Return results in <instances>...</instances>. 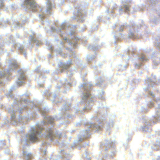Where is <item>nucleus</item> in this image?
<instances>
[{"mask_svg":"<svg viewBox=\"0 0 160 160\" xmlns=\"http://www.w3.org/2000/svg\"><path fill=\"white\" fill-rule=\"evenodd\" d=\"M30 95V92L28 91L22 94L20 98L14 100V103L15 104L14 107L17 109L16 112L19 113L27 112L28 116L30 118H34L37 112H40L43 117L44 120L38 122L36 126L31 127L28 133L26 135L25 138L22 139V143L28 146V142H34L41 138L42 143L39 149L42 152V158H46V148L51 142L55 141L60 147L65 146L64 141L60 143L58 141L62 133L58 131L54 132L53 128L55 121L73 117L68 112L71 109V105L69 102H65L62 104L60 109L62 111L61 113L55 117L49 116L46 114L48 112L49 109L47 107L42 105V101L36 100L30 102L28 98Z\"/></svg>","mask_w":160,"mask_h":160,"instance_id":"f257e3e1","label":"nucleus"},{"mask_svg":"<svg viewBox=\"0 0 160 160\" xmlns=\"http://www.w3.org/2000/svg\"><path fill=\"white\" fill-rule=\"evenodd\" d=\"M100 116V113L96 112L94 115L92 117V120L94 121L95 122V123L89 122L85 120H81L79 122L76 123L75 126L77 127L83 124L87 127L88 129L82 131V133L74 141L73 144L71 145V148H73L76 146L80 148L84 147L86 145H88L89 142L85 143L83 141L85 139L90 137L91 134L90 131L92 130L95 132L100 130L103 127V125L107 131L109 130L113 127L114 122L112 120H110L109 122H105L104 121L101 120Z\"/></svg>","mask_w":160,"mask_h":160,"instance_id":"f03ea898","label":"nucleus"},{"mask_svg":"<svg viewBox=\"0 0 160 160\" xmlns=\"http://www.w3.org/2000/svg\"><path fill=\"white\" fill-rule=\"evenodd\" d=\"M47 8L43 10V8L37 6L34 0H24L23 3L21 4L25 10L27 12H37L39 18L42 22L46 16L51 15L50 10L54 7V4L50 0H47L46 2Z\"/></svg>","mask_w":160,"mask_h":160,"instance_id":"7ed1b4c3","label":"nucleus"},{"mask_svg":"<svg viewBox=\"0 0 160 160\" xmlns=\"http://www.w3.org/2000/svg\"><path fill=\"white\" fill-rule=\"evenodd\" d=\"M92 84L90 82H85L81 84L79 88L82 92V100L80 103L82 104L86 102V104L83 109L84 111H87L91 109L93 104L92 96L90 91L92 89Z\"/></svg>","mask_w":160,"mask_h":160,"instance_id":"20e7f679","label":"nucleus"},{"mask_svg":"<svg viewBox=\"0 0 160 160\" xmlns=\"http://www.w3.org/2000/svg\"><path fill=\"white\" fill-rule=\"evenodd\" d=\"M130 22L131 24L130 26L128 25L127 23H125L121 25L119 29V31L120 32L122 31L124 29L128 28V38L132 39H136L142 37V35L138 33V31L142 25L141 24L139 26L135 24L132 20H130Z\"/></svg>","mask_w":160,"mask_h":160,"instance_id":"39448f33","label":"nucleus"},{"mask_svg":"<svg viewBox=\"0 0 160 160\" xmlns=\"http://www.w3.org/2000/svg\"><path fill=\"white\" fill-rule=\"evenodd\" d=\"M105 143H101L100 146V149L104 150L102 159H106L107 157L113 158L116 152L115 142L111 141L108 140H105Z\"/></svg>","mask_w":160,"mask_h":160,"instance_id":"423d86ee","label":"nucleus"},{"mask_svg":"<svg viewBox=\"0 0 160 160\" xmlns=\"http://www.w3.org/2000/svg\"><path fill=\"white\" fill-rule=\"evenodd\" d=\"M74 26L72 25L67 23L65 21H64L60 25V27L57 28L54 27H51V30L52 32H55L58 33L60 36L62 38V34L64 33L72 36L74 35L75 31L72 28Z\"/></svg>","mask_w":160,"mask_h":160,"instance_id":"0eeeda50","label":"nucleus"},{"mask_svg":"<svg viewBox=\"0 0 160 160\" xmlns=\"http://www.w3.org/2000/svg\"><path fill=\"white\" fill-rule=\"evenodd\" d=\"M28 20L27 17L23 16L21 18L20 21L16 20L12 24H11V22L8 19L2 18L0 21V27L4 28L8 25H10V26L12 28L17 29L21 27L23 24L27 23Z\"/></svg>","mask_w":160,"mask_h":160,"instance_id":"6e6552de","label":"nucleus"},{"mask_svg":"<svg viewBox=\"0 0 160 160\" xmlns=\"http://www.w3.org/2000/svg\"><path fill=\"white\" fill-rule=\"evenodd\" d=\"M159 0H147L146 4L147 8V10L149 11L155 10L158 14V17L156 16L154 17L152 19L150 20L152 22L156 24L160 21V7L157 4Z\"/></svg>","mask_w":160,"mask_h":160,"instance_id":"1a4fd4ad","label":"nucleus"},{"mask_svg":"<svg viewBox=\"0 0 160 160\" xmlns=\"http://www.w3.org/2000/svg\"><path fill=\"white\" fill-rule=\"evenodd\" d=\"M48 48V49L50 50L52 52L53 51H56L57 53L60 54L61 56L64 58H66L68 56L69 57H72L73 58H75L74 62H75L79 61L80 59L79 57L76 56L75 53L72 51V49L71 48H66V49L69 50L70 52V54H68V53H62V49L61 48H59L58 49H55L52 46H49Z\"/></svg>","mask_w":160,"mask_h":160,"instance_id":"9d476101","label":"nucleus"},{"mask_svg":"<svg viewBox=\"0 0 160 160\" xmlns=\"http://www.w3.org/2000/svg\"><path fill=\"white\" fill-rule=\"evenodd\" d=\"M4 42L6 43L7 45L10 43L12 44L14 48L18 49L20 53L23 54L24 57L26 56V53L25 48L19 43L16 42L12 35H10L8 37V39H4Z\"/></svg>","mask_w":160,"mask_h":160,"instance_id":"9b49d317","label":"nucleus"},{"mask_svg":"<svg viewBox=\"0 0 160 160\" xmlns=\"http://www.w3.org/2000/svg\"><path fill=\"white\" fill-rule=\"evenodd\" d=\"M8 111L10 114L11 119L10 123L14 126L20 125L21 124L23 125V118L20 115H18V117H16L15 115L16 112L13 108H10L8 109Z\"/></svg>","mask_w":160,"mask_h":160,"instance_id":"f8f14e48","label":"nucleus"},{"mask_svg":"<svg viewBox=\"0 0 160 160\" xmlns=\"http://www.w3.org/2000/svg\"><path fill=\"white\" fill-rule=\"evenodd\" d=\"M10 64L8 66V68L5 69L4 70L0 72V81H1L2 78L3 77H8L10 75V72L17 68L18 65L16 61L13 62L10 61ZM2 84V82H0V85Z\"/></svg>","mask_w":160,"mask_h":160,"instance_id":"ddd939ff","label":"nucleus"},{"mask_svg":"<svg viewBox=\"0 0 160 160\" xmlns=\"http://www.w3.org/2000/svg\"><path fill=\"white\" fill-rule=\"evenodd\" d=\"M75 58H73L71 60H68L67 61L66 63L60 62L58 63L60 68L59 70L61 73L63 72L65 70L67 71V74L69 77H71L73 74V73L71 70H69L68 68L72 64L73 61H74Z\"/></svg>","mask_w":160,"mask_h":160,"instance_id":"4468645a","label":"nucleus"},{"mask_svg":"<svg viewBox=\"0 0 160 160\" xmlns=\"http://www.w3.org/2000/svg\"><path fill=\"white\" fill-rule=\"evenodd\" d=\"M82 7H76V12H74V15L72 18L74 20H76L78 22H82L84 20L86 16V12L83 10Z\"/></svg>","mask_w":160,"mask_h":160,"instance_id":"2eb2a0df","label":"nucleus"},{"mask_svg":"<svg viewBox=\"0 0 160 160\" xmlns=\"http://www.w3.org/2000/svg\"><path fill=\"white\" fill-rule=\"evenodd\" d=\"M141 121L144 123V125L142 127V131L144 132H150L152 129L151 128V122L155 123L153 120H151L147 118L144 116H142L141 119Z\"/></svg>","mask_w":160,"mask_h":160,"instance_id":"dca6fc26","label":"nucleus"},{"mask_svg":"<svg viewBox=\"0 0 160 160\" xmlns=\"http://www.w3.org/2000/svg\"><path fill=\"white\" fill-rule=\"evenodd\" d=\"M43 95L46 96L48 99L51 100L53 103H55L57 104L60 102L56 100L58 98V92H54L51 93L48 89L45 90L43 93Z\"/></svg>","mask_w":160,"mask_h":160,"instance_id":"f3484780","label":"nucleus"},{"mask_svg":"<svg viewBox=\"0 0 160 160\" xmlns=\"http://www.w3.org/2000/svg\"><path fill=\"white\" fill-rule=\"evenodd\" d=\"M18 79L16 81V83L17 86H20L25 82L26 79L24 72L22 69L18 70L17 74Z\"/></svg>","mask_w":160,"mask_h":160,"instance_id":"a211bd4d","label":"nucleus"},{"mask_svg":"<svg viewBox=\"0 0 160 160\" xmlns=\"http://www.w3.org/2000/svg\"><path fill=\"white\" fill-rule=\"evenodd\" d=\"M33 34V36L30 35L29 37V43H28L29 45L27 46V47H30L31 48L33 47L34 43H35L36 45L38 47L40 46L42 44V42L40 39L38 38H36L34 34Z\"/></svg>","mask_w":160,"mask_h":160,"instance_id":"6ab92c4d","label":"nucleus"},{"mask_svg":"<svg viewBox=\"0 0 160 160\" xmlns=\"http://www.w3.org/2000/svg\"><path fill=\"white\" fill-rule=\"evenodd\" d=\"M147 80V81L145 82V84L147 85L148 87L144 88V89L146 91L148 90L150 86L153 87L154 84L158 83L155 76L152 75L151 78H148Z\"/></svg>","mask_w":160,"mask_h":160,"instance_id":"aec40b11","label":"nucleus"},{"mask_svg":"<svg viewBox=\"0 0 160 160\" xmlns=\"http://www.w3.org/2000/svg\"><path fill=\"white\" fill-rule=\"evenodd\" d=\"M127 1H122V6L119 8V12L120 14L123 12H126L129 13L130 10V5Z\"/></svg>","mask_w":160,"mask_h":160,"instance_id":"412c9836","label":"nucleus"},{"mask_svg":"<svg viewBox=\"0 0 160 160\" xmlns=\"http://www.w3.org/2000/svg\"><path fill=\"white\" fill-rule=\"evenodd\" d=\"M60 83L62 84L61 86H57V88L58 90H60L61 88H65L67 90L71 86V84L69 82L67 79L65 78L62 80H61L60 81Z\"/></svg>","mask_w":160,"mask_h":160,"instance_id":"4be33fe9","label":"nucleus"},{"mask_svg":"<svg viewBox=\"0 0 160 160\" xmlns=\"http://www.w3.org/2000/svg\"><path fill=\"white\" fill-rule=\"evenodd\" d=\"M109 6H108V9L105 11L107 13H111V15L112 18H114L116 15L113 13V10L117 8L116 5L113 2H110Z\"/></svg>","mask_w":160,"mask_h":160,"instance_id":"5701e85b","label":"nucleus"},{"mask_svg":"<svg viewBox=\"0 0 160 160\" xmlns=\"http://www.w3.org/2000/svg\"><path fill=\"white\" fill-rule=\"evenodd\" d=\"M23 155L25 160H30L32 157V155L31 152L26 151L24 149H23Z\"/></svg>","mask_w":160,"mask_h":160,"instance_id":"b1692460","label":"nucleus"},{"mask_svg":"<svg viewBox=\"0 0 160 160\" xmlns=\"http://www.w3.org/2000/svg\"><path fill=\"white\" fill-rule=\"evenodd\" d=\"M38 76V80L37 81L38 84L40 87H43V83L45 82L44 80L45 77L41 74L40 75H39Z\"/></svg>","mask_w":160,"mask_h":160,"instance_id":"393cba45","label":"nucleus"},{"mask_svg":"<svg viewBox=\"0 0 160 160\" xmlns=\"http://www.w3.org/2000/svg\"><path fill=\"white\" fill-rule=\"evenodd\" d=\"M64 40L68 42L69 45L73 46L75 48L76 47L77 43L76 42H73L72 41H71L69 39H68L67 37H64L63 38Z\"/></svg>","mask_w":160,"mask_h":160,"instance_id":"a878e982","label":"nucleus"},{"mask_svg":"<svg viewBox=\"0 0 160 160\" xmlns=\"http://www.w3.org/2000/svg\"><path fill=\"white\" fill-rule=\"evenodd\" d=\"M156 143L153 144V145L152 146V148L155 151H157L159 150L160 148V141L159 140H156Z\"/></svg>","mask_w":160,"mask_h":160,"instance_id":"bb28decb","label":"nucleus"},{"mask_svg":"<svg viewBox=\"0 0 160 160\" xmlns=\"http://www.w3.org/2000/svg\"><path fill=\"white\" fill-rule=\"evenodd\" d=\"M99 22L95 21L93 22L92 26H91V30L92 31H96L98 29V28L99 25Z\"/></svg>","mask_w":160,"mask_h":160,"instance_id":"cd10ccee","label":"nucleus"},{"mask_svg":"<svg viewBox=\"0 0 160 160\" xmlns=\"http://www.w3.org/2000/svg\"><path fill=\"white\" fill-rule=\"evenodd\" d=\"M138 58L139 60L141 62L147 61L148 60V58H146L145 55L142 53H140L138 54Z\"/></svg>","mask_w":160,"mask_h":160,"instance_id":"c85d7f7f","label":"nucleus"},{"mask_svg":"<svg viewBox=\"0 0 160 160\" xmlns=\"http://www.w3.org/2000/svg\"><path fill=\"white\" fill-rule=\"evenodd\" d=\"M155 45L157 48L160 49V36L158 37L155 41Z\"/></svg>","mask_w":160,"mask_h":160,"instance_id":"c756f323","label":"nucleus"},{"mask_svg":"<svg viewBox=\"0 0 160 160\" xmlns=\"http://www.w3.org/2000/svg\"><path fill=\"white\" fill-rule=\"evenodd\" d=\"M95 56L94 55L91 54H88L86 56L87 60L88 62L90 63L95 58Z\"/></svg>","mask_w":160,"mask_h":160,"instance_id":"7c9ffc66","label":"nucleus"},{"mask_svg":"<svg viewBox=\"0 0 160 160\" xmlns=\"http://www.w3.org/2000/svg\"><path fill=\"white\" fill-rule=\"evenodd\" d=\"M100 47V46H99L96 44L94 45H90L88 47V48L89 49L92 50L93 51H95L98 49Z\"/></svg>","mask_w":160,"mask_h":160,"instance_id":"2f4dec72","label":"nucleus"},{"mask_svg":"<svg viewBox=\"0 0 160 160\" xmlns=\"http://www.w3.org/2000/svg\"><path fill=\"white\" fill-rule=\"evenodd\" d=\"M153 119L158 121H160V112L159 110L156 111V115L154 117Z\"/></svg>","mask_w":160,"mask_h":160,"instance_id":"473e14b6","label":"nucleus"},{"mask_svg":"<svg viewBox=\"0 0 160 160\" xmlns=\"http://www.w3.org/2000/svg\"><path fill=\"white\" fill-rule=\"evenodd\" d=\"M15 89V86H12L11 87L10 89V90L9 92L7 93V96L8 98H12L13 95L12 93V90H14Z\"/></svg>","mask_w":160,"mask_h":160,"instance_id":"72a5a7b5","label":"nucleus"},{"mask_svg":"<svg viewBox=\"0 0 160 160\" xmlns=\"http://www.w3.org/2000/svg\"><path fill=\"white\" fill-rule=\"evenodd\" d=\"M104 93V92L103 91V90H102L100 91V94L98 95V98L101 100H104L105 98L104 97L102 96V95Z\"/></svg>","mask_w":160,"mask_h":160,"instance_id":"f704fd0d","label":"nucleus"},{"mask_svg":"<svg viewBox=\"0 0 160 160\" xmlns=\"http://www.w3.org/2000/svg\"><path fill=\"white\" fill-rule=\"evenodd\" d=\"M89 154V153L87 151H86L83 154L82 157L83 158H86V160H90V158H88V156Z\"/></svg>","mask_w":160,"mask_h":160,"instance_id":"c9c22d12","label":"nucleus"},{"mask_svg":"<svg viewBox=\"0 0 160 160\" xmlns=\"http://www.w3.org/2000/svg\"><path fill=\"white\" fill-rule=\"evenodd\" d=\"M4 0H0V9H3L4 10L3 8H4Z\"/></svg>","mask_w":160,"mask_h":160,"instance_id":"e433bc0d","label":"nucleus"},{"mask_svg":"<svg viewBox=\"0 0 160 160\" xmlns=\"http://www.w3.org/2000/svg\"><path fill=\"white\" fill-rule=\"evenodd\" d=\"M134 65L135 68L138 69L141 67L142 65V63L141 62H135Z\"/></svg>","mask_w":160,"mask_h":160,"instance_id":"4c0bfd02","label":"nucleus"},{"mask_svg":"<svg viewBox=\"0 0 160 160\" xmlns=\"http://www.w3.org/2000/svg\"><path fill=\"white\" fill-rule=\"evenodd\" d=\"M153 62L155 64L158 65L160 63V58H157L155 60H153Z\"/></svg>","mask_w":160,"mask_h":160,"instance_id":"58836bf2","label":"nucleus"},{"mask_svg":"<svg viewBox=\"0 0 160 160\" xmlns=\"http://www.w3.org/2000/svg\"><path fill=\"white\" fill-rule=\"evenodd\" d=\"M143 5H140L138 8H137L136 10H134L135 11L137 12L140 10H143Z\"/></svg>","mask_w":160,"mask_h":160,"instance_id":"ea45409f","label":"nucleus"},{"mask_svg":"<svg viewBox=\"0 0 160 160\" xmlns=\"http://www.w3.org/2000/svg\"><path fill=\"white\" fill-rule=\"evenodd\" d=\"M148 105L149 108H151L154 106L152 100L150 101L149 103L148 104Z\"/></svg>","mask_w":160,"mask_h":160,"instance_id":"a19ab883","label":"nucleus"},{"mask_svg":"<svg viewBox=\"0 0 160 160\" xmlns=\"http://www.w3.org/2000/svg\"><path fill=\"white\" fill-rule=\"evenodd\" d=\"M5 145V140H0V145L1 146L0 148V149L1 148V147Z\"/></svg>","mask_w":160,"mask_h":160,"instance_id":"79ce46f5","label":"nucleus"},{"mask_svg":"<svg viewBox=\"0 0 160 160\" xmlns=\"http://www.w3.org/2000/svg\"><path fill=\"white\" fill-rule=\"evenodd\" d=\"M98 83L99 84L101 83L103 81V80L101 78H99L98 79Z\"/></svg>","mask_w":160,"mask_h":160,"instance_id":"37998d69","label":"nucleus"},{"mask_svg":"<svg viewBox=\"0 0 160 160\" xmlns=\"http://www.w3.org/2000/svg\"><path fill=\"white\" fill-rule=\"evenodd\" d=\"M102 17L100 16H98L97 17V21H96L97 22H98L99 24L100 22L101 21Z\"/></svg>","mask_w":160,"mask_h":160,"instance_id":"c03bdc74","label":"nucleus"},{"mask_svg":"<svg viewBox=\"0 0 160 160\" xmlns=\"http://www.w3.org/2000/svg\"><path fill=\"white\" fill-rule=\"evenodd\" d=\"M148 94L152 96V98H154L155 97L154 94L152 92L149 91L148 92Z\"/></svg>","mask_w":160,"mask_h":160,"instance_id":"a18cd8bd","label":"nucleus"},{"mask_svg":"<svg viewBox=\"0 0 160 160\" xmlns=\"http://www.w3.org/2000/svg\"><path fill=\"white\" fill-rule=\"evenodd\" d=\"M24 126H23L20 129L18 130V132L19 133H22L24 132Z\"/></svg>","mask_w":160,"mask_h":160,"instance_id":"49530a36","label":"nucleus"},{"mask_svg":"<svg viewBox=\"0 0 160 160\" xmlns=\"http://www.w3.org/2000/svg\"><path fill=\"white\" fill-rule=\"evenodd\" d=\"M35 71L36 72L38 73H39L41 72V70L39 68V67L35 69Z\"/></svg>","mask_w":160,"mask_h":160,"instance_id":"de8ad7c7","label":"nucleus"},{"mask_svg":"<svg viewBox=\"0 0 160 160\" xmlns=\"http://www.w3.org/2000/svg\"><path fill=\"white\" fill-rule=\"evenodd\" d=\"M76 113H79L81 112L82 113V111H81L78 108H76V110L75 111Z\"/></svg>","mask_w":160,"mask_h":160,"instance_id":"09e8293b","label":"nucleus"},{"mask_svg":"<svg viewBox=\"0 0 160 160\" xmlns=\"http://www.w3.org/2000/svg\"><path fill=\"white\" fill-rule=\"evenodd\" d=\"M48 57L49 58H52V54L50 53L48 54Z\"/></svg>","mask_w":160,"mask_h":160,"instance_id":"8fccbe9b","label":"nucleus"},{"mask_svg":"<svg viewBox=\"0 0 160 160\" xmlns=\"http://www.w3.org/2000/svg\"><path fill=\"white\" fill-rule=\"evenodd\" d=\"M160 158V157L159 155L156 156L154 158V160H158Z\"/></svg>","mask_w":160,"mask_h":160,"instance_id":"3c124183","label":"nucleus"},{"mask_svg":"<svg viewBox=\"0 0 160 160\" xmlns=\"http://www.w3.org/2000/svg\"><path fill=\"white\" fill-rule=\"evenodd\" d=\"M154 100L155 102H157L160 100V99L159 98H155L154 99Z\"/></svg>","mask_w":160,"mask_h":160,"instance_id":"603ef678","label":"nucleus"},{"mask_svg":"<svg viewBox=\"0 0 160 160\" xmlns=\"http://www.w3.org/2000/svg\"><path fill=\"white\" fill-rule=\"evenodd\" d=\"M15 38H19V35L18 33H16V34L15 36Z\"/></svg>","mask_w":160,"mask_h":160,"instance_id":"864d4df0","label":"nucleus"},{"mask_svg":"<svg viewBox=\"0 0 160 160\" xmlns=\"http://www.w3.org/2000/svg\"><path fill=\"white\" fill-rule=\"evenodd\" d=\"M117 26V25L116 24H114L113 25L112 27V29H114V28H115Z\"/></svg>","mask_w":160,"mask_h":160,"instance_id":"5fc2aeb1","label":"nucleus"},{"mask_svg":"<svg viewBox=\"0 0 160 160\" xmlns=\"http://www.w3.org/2000/svg\"><path fill=\"white\" fill-rule=\"evenodd\" d=\"M73 37L75 38V40H76V41H77L78 40H79V38H78L77 37H75V36L74 35L73 36Z\"/></svg>","mask_w":160,"mask_h":160,"instance_id":"6e6d98bb","label":"nucleus"},{"mask_svg":"<svg viewBox=\"0 0 160 160\" xmlns=\"http://www.w3.org/2000/svg\"><path fill=\"white\" fill-rule=\"evenodd\" d=\"M43 72L44 73H48L49 72V70H45L44 71H43Z\"/></svg>","mask_w":160,"mask_h":160,"instance_id":"4d7b16f0","label":"nucleus"},{"mask_svg":"<svg viewBox=\"0 0 160 160\" xmlns=\"http://www.w3.org/2000/svg\"><path fill=\"white\" fill-rule=\"evenodd\" d=\"M1 39V38H0V40ZM0 42H1V41H0ZM3 46V44H1V43H0V49H1V48L2 47V46Z\"/></svg>","mask_w":160,"mask_h":160,"instance_id":"13d9d810","label":"nucleus"},{"mask_svg":"<svg viewBox=\"0 0 160 160\" xmlns=\"http://www.w3.org/2000/svg\"><path fill=\"white\" fill-rule=\"evenodd\" d=\"M157 108L158 109V108H160V104H158V107H157Z\"/></svg>","mask_w":160,"mask_h":160,"instance_id":"bf43d9fd","label":"nucleus"},{"mask_svg":"<svg viewBox=\"0 0 160 160\" xmlns=\"http://www.w3.org/2000/svg\"><path fill=\"white\" fill-rule=\"evenodd\" d=\"M130 52V50H128V52H127V53L128 54H129V53Z\"/></svg>","mask_w":160,"mask_h":160,"instance_id":"052dcab7","label":"nucleus"},{"mask_svg":"<svg viewBox=\"0 0 160 160\" xmlns=\"http://www.w3.org/2000/svg\"><path fill=\"white\" fill-rule=\"evenodd\" d=\"M60 44H61V45H63V42H60Z\"/></svg>","mask_w":160,"mask_h":160,"instance_id":"680f3d73","label":"nucleus"},{"mask_svg":"<svg viewBox=\"0 0 160 160\" xmlns=\"http://www.w3.org/2000/svg\"><path fill=\"white\" fill-rule=\"evenodd\" d=\"M124 69H125L127 68V65H125L124 66Z\"/></svg>","mask_w":160,"mask_h":160,"instance_id":"e2e57ef3","label":"nucleus"},{"mask_svg":"<svg viewBox=\"0 0 160 160\" xmlns=\"http://www.w3.org/2000/svg\"><path fill=\"white\" fill-rule=\"evenodd\" d=\"M130 139V138H128L127 139V141H129V140Z\"/></svg>","mask_w":160,"mask_h":160,"instance_id":"0e129e2a","label":"nucleus"},{"mask_svg":"<svg viewBox=\"0 0 160 160\" xmlns=\"http://www.w3.org/2000/svg\"><path fill=\"white\" fill-rule=\"evenodd\" d=\"M93 68H94V69H96V66H93Z\"/></svg>","mask_w":160,"mask_h":160,"instance_id":"69168bd1","label":"nucleus"},{"mask_svg":"<svg viewBox=\"0 0 160 160\" xmlns=\"http://www.w3.org/2000/svg\"><path fill=\"white\" fill-rule=\"evenodd\" d=\"M158 83H160V79H158Z\"/></svg>","mask_w":160,"mask_h":160,"instance_id":"338daca9","label":"nucleus"},{"mask_svg":"<svg viewBox=\"0 0 160 160\" xmlns=\"http://www.w3.org/2000/svg\"><path fill=\"white\" fill-rule=\"evenodd\" d=\"M65 123H68V121H67V120H66V121H65Z\"/></svg>","mask_w":160,"mask_h":160,"instance_id":"774afa93","label":"nucleus"}]
</instances>
